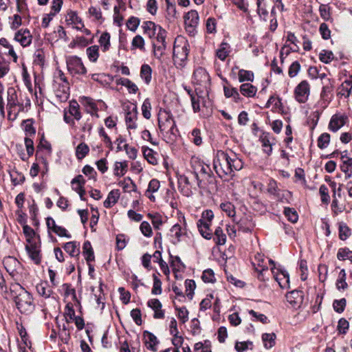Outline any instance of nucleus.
Here are the masks:
<instances>
[{"mask_svg": "<svg viewBox=\"0 0 352 352\" xmlns=\"http://www.w3.org/2000/svg\"><path fill=\"white\" fill-rule=\"evenodd\" d=\"M82 254L85 256V258L87 263L94 261L95 256L94 250L91 243L89 241H86L82 245Z\"/></svg>", "mask_w": 352, "mask_h": 352, "instance_id": "nucleus-30", "label": "nucleus"}, {"mask_svg": "<svg viewBox=\"0 0 352 352\" xmlns=\"http://www.w3.org/2000/svg\"><path fill=\"white\" fill-rule=\"evenodd\" d=\"M339 94L342 96H344L345 98L349 97L351 89H352V81L351 80H344L340 87Z\"/></svg>", "mask_w": 352, "mask_h": 352, "instance_id": "nucleus-49", "label": "nucleus"}, {"mask_svg": "<svg viewBox=\"0 0 352 352\" xmlns=\"http://www.w3.org/2000/svg\"><path fill=\"white\" fill-rule=\"evenodd\" d=\"M66 65L68 72L73 76L85 75L87 69L84 65L82 59L75 55L66 57Z\"/></svg>", "mask_w": 352, "mask_h": 352, "instance_id": "nucleus-5", "label": "nucleus"}, {"mask_svg": "<svg viewBox=\"0 0 352 352\" xmlns=\"http://www.w3.org/2000/svg\"><path fill=\"white\" fill-rule=\"evenodd\" d=\"M210 77L206 69L199 67L194 70L192 82L194 84L206 87L210 85Z\"/></svg>", "mask_w": 352, "mask_h": 352, "instance_id": "nucleus-12", "label": "nucleus"}, {"mask_svg": "<svg viewBox=\"0 0 352 352\" xmlns=\"http://www.w3.org/2000/svg\"><path fill=\"white\" fill-rule=\"evenodd\" d=\"M14 40L19 42L21 46L27 47L31 44L32 36L29 30L21 29L16 32Z\"/></svg>", "mask_w": 352, "mask_h": 352, "instance_id": "nucleus-19", "label": "nucleus"}, {"mask_svg": "<svg viewBox=\"0 0 352 352\" xmlns=\"http://www.w3.org/2000/svg\"><path fill=\"white\" fill-rule=\"evenodd\" d=\"M276 336L274 333H265L262 335V340L265 348L271 349L276 344Z\"/></svg>", "mask_w": 352, "mask_h": 352, "instance_id": "nucleus-36", "label": "nucleus"}, {"mask_svg": "<svg viewBox=\"0 0 352 352\" xmlns=\"http://www.w3.org/2000/svg\"><path fill=\"white\" fill-rule=\"evenodd\" d=\"M186 232L185 229H183L181 225L176 223L172 226L170 230V236L171 237V242L174 245L177 244L182 241V237L186 235Z\"/></svg>", "mask_w": 352, "mask_h": 352, "instance_id": "nucleus-20", "label": "nucleus"}, {"mask_svg": "<svg viewBox=\"0 0 352 352\" xmlns=\"http://www.w3.org/2000/svg\"><path fill=\"white\" fill-rule=\"evenodd\" d=\"M199 16L198 12L192 10L187 12L184 16V24L186 32L194 35L196 33V28L199 24Z\"/></svg>", "mask_w": 352, "mask_h": 352, "instance_id": "nucleus-9", "label": "nucleus"}, {"mask_svg": "<svg viewBox=\"0 0 352 352\" xmlns=\"http://www.w3.org/2000/svg\"><path fill=\"white\" fill-rule=\"evenodd\" d=\"M125 111V122L127 129H136L138 127V108L135 104H126L124 107Z\"/></svg>", "mask_w": 352, "mask_h": 352, "instance_id": "nucleus-8", "label": "nucleus"}, {"mask_svg": "<svg viewBox=\"0 0 352 352\" xmlns=\"http://www.w3.org/2000/svg\"><path fill=\"white\" fill-rule=\"evenodd\" d=\"M263 152L268 156L272 153V146L276 143V138L270 133H263L259 138Z\"/></svg>", "mask_w": 352, "mask_h": 352, "instance_id": "nucleus-14", "label": "nucleus"}, {"mask_svg": "<svg viewBox=\"0 0 352 352\" xmlns=\"http://www.w3.org/2000/svg\"><path fill=\"white\" fill-rule=\"evenodd\" d=\"M272 272L280 288L287 289L289 287V276L286 270L272 268Z\"/></svg>", "mask_w": 352, "mask_h": 352, "instance_id": "nucleus-13", "label": "nucleus"}, {"mask_svg": "<svg viewBox=\"0 0 352 352\" xmlns=\"http://www.w3.org/2000/svg\"><path fill=\"white\" fill-rule=\"evenodd\" d=\"M72 188L74 190L82 188L85 184V180L82 175H78L72 179L71 182Z\"/></svg>", "mask_w": 352, "mask_h": 352, "instance_id": "nucleus-61", "label": "nucleus"}, {"mask_svg": "<svg viewBox=\"0 0 352 352\" xmlns=\"http://www.w3.org/2000/svg\"><path fill=\"white\" fill-rule=\"evenodd\" d=\"M144 33L150 38H155L160 30H164L160 25L155 24L151 21H144L142 24Z\"/></svg>", "mask_w": 352, "mask_h": 352, "instance_id": "nucleus-18", "label": "nucleus"}, {"mask_svg": "<svg viewBox=\"0 0 352 352\" xmlns=\"http://www.w3.org/2000/svg\"><path fill=\"white\" fill-rule=\"evenodd\" d=\"M110 34L107 32H103L101 34L99 38V43L100 44L103 52L109 50L110 47Z\"/></svg>", "mask_w": 352, "mask_h": 352, "instance_id": "nucleus-47", "label": "nucleus"}, {"mask_svg": "<svg viewBox=\"0 0 352 352\" xmlns=\"http://www.w3.org/2000/svg\"><path fill=\"white\" fill-rule=\"evenodd\" d=\"M228 153L221 150H218L213 159V168L221 178L230 175L228 167Z\"/></svg>", "mask_w": 352, "mask_h": 352, "instance_id": "nucleus-4", "label": "nucleus"}, {"mask_svg": "<svg viewBox=\"0 0 352 352\" xmlns=\"http://www.w3.org/2000/svg\"><path fill=\"white\" fill-rule=\"evenodd\" d=\"M23 232L26 237L28 243L36 242L34 240V237L36 235L35 231L28 225H24L23 226Z\"/></svg>", "mask_w": 352, "mask_h": 352, "instance_id": "nucleus-56", "label": "nucleus"}, {"mask_svg": "<svg viewBox=\"0 0 352 352\" xmlns=\"http://www.w3.org/2000/svg\"><path fill=\"white\" fill-rule=\"evenodd\" d=\"M213 240L217 245H224L226 242V235L221 228L217 227L214 233Z\"/></svg>", "mask_w": 352, "mask_h": 352, "instance_id": "nucleus-38", "label": "nucleus"}, {"mask_svg": "<svg viewBox=\"0 0 352 352\" xmlns=\"http://www.w3.org/2000/svg\"><path fill=\"white\" fill-rule=\"evenodd\" d=\"M186 293L188 298L191 300L194 295V290L196 287L195 280L191 279H186L185 280Z\"/></svg>", "mask_w": 352, "mask_h": 352, "instance_id": "nucleus-59", "label": "nucleus"}, {"mask_svg": "<svg viewBox=\"0 0 352 352\" xmlns=\"http://www.w3.org/2000/svg\"><path fill=\"white\" fill-rule=\"evenodd\" d=\"M25 250L29 257L36 265H39L41 263L42 256L41 253V241L39 236H38L37 242L30 243L25 245Z\"/></svg>", "mask_w": 352, "mask_h": 352, "instance_id": "nucleus-11", "label": "nucleus"}, {"mask_svg": "<svg viewBox=\"0 0 352 352\" xmlns=\"http://www.w3.org/2000/svg\"><path fill=\"white\" fill-rule=\"evenodd\" d=\"M346 117L342 115H333L329 124V129L333 132H336L346 123Z\"/></svg>", "mask_w": 352, "mask_h": 352, "instance_id": "nucleus-23", "label": "nucleus"}, {"mask_svg": "<svg viewBox=\"0 0 352 352\" xmlns=\"http://www.w3.org/2000/svg\"><path fill=\"white\" fill-rule=\"evenodd\" d=\"M143 336L147 349L153 351H156V345L159 343L157 337L148 331H144Z\"/></svg>", "mask_w": 352, "mask_h": 352, "instance_id": "nucleus-25", "label": "nucleus"}, {"mask_svg": "<svg viewBox=\"0 0 352 352\" xmlns=\"http://www.w3.org/2000/svg\"><path fill=\"white\" fill-rule=\"evenodd\" d=\"M189 139L196 146H200L202 144L201 132L199 129L195 128L190 133Z\"/></svg>", "mask_w": 352, "mask_h": 352, "instance_id": "nucleus-40", "label": "nucleus"}, {"mask_svg": "<svg viewBox=\"0 0 352 352\" xmlns=\"http://www.w3.org/2000/svg\"><path fill=\"white\" fill-rule=\"evenodd\" d=\"M69 113L77 120H79L81 118V113L79 110V104L76 101H72L70 102Z\"/></svg>", "mask_w": 352, "mask_h": 352, "instance_id": "nucleus-57", "label": "nucleus"}, {"mask_svg": "<svg viewBox=\"0 0 352 352\" xmlns=\"http://www.w3.org/2000/svg\"><path fill=\"white\" fill-rule=\"evenodd\" d=\"M327 81L328 82L327 83L322 82L323 87L320 94V97L322 99H325V98L333 91V89L334 81L331 78H327Z\"/></svg>", "mask_w": 352, "mask_h": 352, "instance_id": "nucleus-48", "label": "nucleus"}, {"mask_svg": "<svg viewBox=\"0 0 352 352\" xmlns=\"http://www.w3.org/2000/svg\"><path fill=\"white\" fill-rule=\"evenodd\" d=\"M160 273L156 272V273H154L153 274V285L151 290V293L153 295H160L162 292V281L158 278V276H160Z\"/></svg>", "mask_w": 352, "mask_h": 352, "instance_id": "nucleus-39", "label": "nucleus"}, {"mask_svg": "<svg viewBox=\"0 0 352 352\" xmlns=\"http://www.w3.org/2000/svg\"><path fill=\"white\" fill-rule=\"evenodd\" d=\"M190 51V45L186 39L183 37L175 38L173 45V59L177 68L185 67Z\"/></svg>", "mask_w": 352, "mask_h": 352, "instance_id": "nucleus-1", "label": "nucleus"}, {"mask_svg": "<svg viewBox=\"0 0 352 352\" xmlns=\"http://www.w3.org/2000/svg\"><path fill=\"white\" fill-rule=\"evenodd\" d=\"M34 64L43 66L45 62V55L43 49H37L34 55Z\"/></svg>", "mask_w": 352, "mask_h": 352, "instance_id": "nucleus-45", "label": "nucleus"}, {"mask_svg": "<svg viewBox=\"0 0 352 352\" xmlns=\"http://www.w3.org/2000/svg\"><path fill=\"white\" fill-rule=\"evenodd\" d=\"M120 192L119 190H113L109 192L108 194L107 198L104 200L103 205L106 208H110L113 206H114L119 197H120Z\"/></svg>", "mask_w": 352, "mask_h": 352, "instance_id": "nucleus-28", "label": "nucleus"}, {"mask_svg": "<svg viewBox=\"0 0 352 352\" xmlns=\"http://www.w3.org/2000/svg\"><path fill=\"white\" fill-rule=\"evenodd\" d=\"M19 100L16 89L13 87H8L7 90V108L9 118L11 116L12 111L19 104Z\"/></svg>", "mask_w": 352, "mask_h": 352, "instance_id": "nucleus-15", "label": "nucleus"}, {"mask_svg": "<svg viewBox=\"0 0 352 352\" xmlns=\"http://www.w3.org/2000/svg\"><path fill=\"white\" fill-rule=\"evenodd\" d=\"M257 91V88L250 83H243L240 86L241 94L248 98L254 97Z\"/></svg>", "mask_w": 352, "mask_h": 352, "instance_id": "nucleus-29", "label": "nucleus"}, {"mask_svg": "<svg viewBox=\"0 0 352 352\" xmlns=\"http://www.w3.org/2000/svg\"><path fill=\"white\" fill-rule=\"evenodd\" d=\"M228 167L230 170V175L232 176V173L235 170H239L243 168V163L236 157L235 154H233L232 156L228 155Z\"/></svg>", "mask_w": 352, "mask_h": 352, "instance_id": "nucleus-24", "label": "nucleus"}, {"mask_svg": "<svg viewBox=\"0 0 352 352\" xmlns=\"http://www.w3.org/2000/svg\"><path fill=\"white\" fill-rule=\"evenodd\" d=\"M144 39L140 35H136L132 40L131 47L132 49H139L142 51H144Z\"/></svg>", "mask_w": 352, "mask_h": 352, "instance_id": "nucleus-60", "label": "nucleus"}, {"mask_svg": "<svg viewBox=\"0 0 352 352\" xmlns=\"http://www.w3.org/2000/svg\"><path fill=\"white\" fill-rule=\"evenodd\" d=\"M148 217L151 220V223L155 230H159L163 223L162 216L158 214H148Z\"/></svg>", "mask_w": 352, "mask_h": 352, "instance_id": "nucleus-62", "label": "nucleus"}, {"mask_svg": "<svg viewBox=\"0 0 352 352\" xmlns=\"http://www.w3.org/2000/svg\"><path fill=\"white\" fill-rule=\"evenodd\" d=\"M171 258H173V259L170 262V265L173 267L174 272H181L185 270V265L182 263L181 258L178 256H176L174 258L171 256Z\"/></svg>", "mask_w": 352, "mask_h": 352, "instance_id": "nucleus-51", "label": "nucleus"}, {"mask_svg": "<svg viewBox=\"0 0 352 352\" xmlns=\"http://www.w3.org/2000/svg\"><path fill=\"white\" fill-rule=\"evenodd\" d=\"M147 305L154 311V318L162 319L164 318V311L162 309V305L158 299L149 300L147 302Z\"/></svg>", "mask_w": 352, "mask_h": 352, "instance_id": "nucleus-21", "label": "nucleus"}, {"mask_svg": "<svg viewBox=\"0 0 352 352\" xmlns=\"http://www.w3.org/2000/svg\"><path fill=\"white\" fill-rule=\"evenodd\" d=\"M142 152L145 159L148 161V163L153 165H156L157 164V153L153 149L148 147L143 146Z\"/></svg>", "mask_w": 352, "mask_h": 352, "instance_id": "nucleus-31", "label": "nucleus"}, {"mask_svg": "<svg viewBox=\"0 0 352 352\" xmlns=\"http://www.w3.org/2000/svg\"><path fill=\"white\" fill-rule=\"evenodd\" d=\"M228 47L229 46L228 43H222L220 47L217 50L216 55L221 60H224L228 56Z\"/></svg>", "mask_w": 352, "mask_h": 352, "instance_id": "nucleus-64", "label": "nucleus"}, {"mask_svg": "<svg viewBox=\"0 0 352 352\" xmlns=\"http://www.w3.org/2000/svg\"><path fill=\"white\" fill-rule=\"evenodd\" d=\"M127 170V164L124 162H116L114 165V175L118 177L123 176Z\"/></svg>", "mask_w": 352, "mask_h": 352, "instance_id": "nucleus-50", "label": "nucleus"}, {"mask_svg": "<svg viewBox=\"0 0 352 352\" xmlns=\"http://www.w3.org/2000/svg\"><path fill=\"white\" fill-rule=\"evenodd\" d=\"M86 53L89 60L95 63L99 57V47L98 45H92L87 48Z\"/></svg>", "mask_w": 352, "mask_h": 352, "instance_id": "nucleus-43", "label": "nucleus"}, {"mask_svg": "<svg viewBox=\"0 0 352 352\" xmlns=\"http://www.w3.org/2000/svg\"><path fill=\"white\" fill-rule=\"evenodd\" d=\"M342 171L345 173V177L349 178L352 176V158L346 157L340 166Z\"/></svg>", "mask_w": 352, "mask_h": 352, "instance_id": "nucleus-41", "label": "nucleus"}, {"mask_svg": "<svg viewBox=\"0 0 352 352\" xmlns=\"http://www.w3.org/2000/svg\"><path fill=\"white\" fill-rule=\"evenodd\" d=\"M158 126L162 133H170L174 134L175 122L173 116L169 111H164L158 116Z\"/></svg>", "mask_w": 352, "mask_h": 352, "instance_id": "nucleus-7", "label": "nucleus"}, {"mask_svg": "<svg viewBox=\"0 0 352 352\" xmlns=\"http://www.w3.org/2000/svg\"><path fill=\"white\" fill-rule=\"evenodd\" d=\"M89 152V148L85 142L80 143L76 148V156L78 160H82Z\"/></svg>", "mask_w": 352, "mask_h": 352, "instance_id": "nucleus-42", "label": "nucleus"}, {"mask_svg": "<svg viewBox=\"0 0 352 352\" xmlns=\"http://www.w3.org/2000/svg\"><path fill=\"white\" fill-rule=\"evenodd\" d=\"M15 286L19 287V289L16 290L18 293L14 296L16 308L21 314H31L35 307L32 296L19 284H16Z\"/></svg>", "mask_w": 352, "mask_h": 352, "instance_id": "nucleus-2", "label": "nucleus"}, {"mask_svg": "<svg viewBox=\"0 0 352 352\" xmlns=\"http://www.w3.org/2000/svg\"><path fill=\"white\" fill-rule=\"evenodd\" d=\"M33 119H27L23 121L22 126H23L24 131L26 135H34L36 133V129L33 126Z\"/></svg>", "mask_w": 352, "mask_h": 352, "instance_id": "nucleus-46", "label": "nucleus"}, {"mask_svg": "<svg viewBox=\"0 0 352 352\" xmlns=\"http://www.w3.org/2000/svg\"><path fill=\"white\" fill-rule=\"evenodd\" d=\"M140 77L146 85L151 82L152 78V69L148 65L144 64L142 65L140 69Z\"/></svg>", "mask_w": 352, "mask_h": 352, "instance_id": "nucleus-34", "label": "nucleus"}, {"mask_svg": "<svg viewBox=\"0 0 352 352\" xmlns=\"http://www.w3.org/2000/svg\"><path fill=\"white\" fill-rule=\"evenodd\" d=\"M31 106V102L30 98L28 96L25 97V100L22 99L21 96H20V100H19V104H16L18 107V111L14 113L13 119H15L20 112H27Z\"/></svg>", "mask_w": 352, "mask_h": 352, "instance_id": "nucleus-32", "label": "nucleus"}, {"mask_svg": "<svg viewBox=\"0 0 352 352\" xmlns=\"http://www.w3.org/2000/svg\"><path fill=\"white\" fill-rule=\"evenodd\" d=\"M142 113L144 118L148 120L151 117V104L149 98H146L141 107Z\"/></svg>", "mask_w": 352, "mask_h": 352, "instance_id": "nucleus-58", "label": "nucleus"}, {"mask_svg": "<svg viewBox=\"0 0 352 352\" xmlns=\"http://www.w3.org/2000/svg\"><path fill=\"white\" fill-rule=\"evenodd\" d=\"M223 81L226 83L223 85V93L224 96L227 98H232L234 102H240L242 101V98L240 96L239 93L236 88L233 87L226 78H223Z\"/></svg>", "mask_w": 352, "mask_h": 352, "instance_id": "nucleus-17", "label": "nucleus"}, {"mask_svg": "<svg viewBox=\"0 0 352 352\" xmlns=\"http://www.w3.org/2000/svg\"><path fill=\"white\" fill-rule=\"evenodd\" d=\"M53 90L60 102H65L69 97V83L63 72L57 70L53 80Z\"/></svg>", "mask_w": 352, "mask_h": 352, "instance_id": "nucleus-3", "label": "nucleus"}, {"mask_svg": "<svg viewBox=\"0 0 352 352\" xmlns=\"http://www.w3.org/2000/svg\"><path fill=\"white\" fill-rule=\"evenodd\" d=\"M239 81L240 82L244 81H251L254 80V73L251 71L240 69L239 71Z\"/></svg>", "mask_w": 352, "mask_h": 352, "instance_id": "nucleus-55", "label": "nucleus"}, {"mask_svg": "<svg viewBox=\"0 0 352 352\" xmlns=\"http://www.w3.org/2000/svg\"><path fill=\"white\" fill-rule=\"evenodd\" d=\"M11 182L14 186L21 184L25 181V176L23 173L19 172L16 168H13L9 172Z\"/></svg>", "mask_w": 352, "mask_h": 352, "instance_id": "nucleus-35", "label": "nucleus"}, {"mask_svg": "<svg viewBox=\"0 0 352 352\" xmlns=\"http://www.w3.org/2000/svg\"><path fill=\"white\" fill-rule=\"evenodd\" d=\"M3 263L6 271L12 277L17 274V270L21 265L20 262L13 256H7L4 258Z\"/></svg>", "mask_w": 352, "mask_h": 352, "instance_id": "nucleus-16", "label": "nucleus"}, {"mask_svg": "<svg viewBox=\"0 0 352 352\" xmlns=\"http://www.w3.org/2000/svg\"><path fill=\"white\" fill-rule=\"evenodd\" d=\"M63 248L72 257L78 256L80 254V243L76 241L65 243Z\"/></svg>", "mask_w": 352, "mask_h": 352, "instance_id": "nucleus-27", "label": "nucleus"}, {"mask_svg": "<svg viewBox=\"0 0 352 352\" xmlns=\"http://www.w3.org/2000/svg\"><path fill=\"white\" fill-rule=\"evenodd\" d=\"M310 94V85L307 80L301 81L294 89L295 99L299 103H305L307 101Z\"/></svg>", "mask_w": 352, "mask_h": 352, "instance_id": "nucleus-10", "label": "nucleus"}, {"mask_svg": "<svg viewBox=\"0 0 352 352\" xmlns=\"http://www.w3.org/2000/svg\"><path fill=\"white\" fill-rule=\"evenodd\" d=\"M331 8L328 4H321L319 7V12L320 17L325 21L331 19Z\"/></svg>", "mask_w": 352, "mask_h": 352, "instance_id": "nucleus-54", "label": "nucleus"}, {"mask_svg": "<svg viewBox=\"0 0 352 352\" xmlns=\"http://www.w3.org/2000/svg\"><path fill=\"white\" fill-rule=\"evenodd\" d=\"M38 294L45 298H49L52 294L51 289L47 286V283H40L36 287Z\"/></svg>", "mask_w": 352, "mask_h": 352, "instance_id": "nucleus-52", "label": "nucleus"}, {"mask_svg": "<svg viewBox=\"0 0 352 352\" xmlns=\"http://www.w3.org/2000/svg\"><path fill=\"white\" fill-rule=\"evenodd\" d=\"M286 299L293 307L300 306L303 300V292L300 290H293L287 294Z\"/></svg>", "mask_w": 352, "mask_h": 352, "instance_id": "nucleus-22", "label": "nucleus"}, {"mask_svg": "<svg viewBox=\"0 0 352 352\" xmlns=\"http://www.w3.org/2000/svg\"><path fill=\"white\" fill-rule=\"evenodd\" d=\"M166 36L167 32L164 30H160L157 35L153 38L152 47L153 54L155 57L159 60L165 54L167 48Z\"/></svg>", "mask_w": 352, "mask_h": 352, "instance_id": "nucleus-6", "label": "nucleus"}, {"mask_svg": "<svg viewBox=\"0 0 352 352\" xmlns=\"http://www.w3.org/2000/svg\"><path fill=\"white\" fill-rule=\"evenodd\" d=\"M284 214L287 218L288 221L292 223H296L298 219V214L294 208L285 207L284 209Z\"/></svg>", "mask_w": 352, "mask_h": 352, "instance_id": "nucleus-53", "label": "nucleus"}, {"mask_svg": "<svg viewBox=\"0 0 352 352\" xmlns=\"http://www.w3.org/2000/svg\"><path fill=\"white\" fill-rule=\"evenodd\" d=\"M197 228L201 236L206 239H210L212 234L210 229V223L205 222L204 219H199L197 223Z\"/></svg>", "mask_w": 352, "mask_h": 352, "instance_id": "nucleus-26", "label": "nucleus"}, {"mask_svg": "<svg viewBox=\"0 0 352 352\" xmlns=\"http://www.w3.org/2000/svg\"><path fill=\"white\" fill-rule=\"evenodd\" d=\"M339 238L342 241H345L351 234L350 228L344 222L339 223Z\"/></svg>", "mask_w": 352, "mask_h": 352, "instance_id": "nucleus-44", "label": "nucleus"}, {"mask_svg": "<svg viewBox=\"0 0 352 352\" xmlns=\"http://www.w3.org/2000/svg\"><path fill=\"white\" fill-rule=\"evenodd\" d=\"M117 83L126 87L130 94H136L138 91V86L129 78H120Z\"/></svg>", "mask_w": 352, "mask_h": 352, "instance_id": "nucleus-37", "label": "nucleus"}, {"mask_svg": "<svg viewBox=\"0 0 352 352\" xmlns=\"http://www.w3.org/2000/svg\"><path fill=\"white\" fill-rule=\"evenodd\" d=\"M237 226L239 230L243 232H251L254 228V224L252 221L249 220L246 217L241 218L240 220L237 222Z\"/></svg>", "mask_w": 352, "mask_h": 352, "instance_id": "nucleus-33", "label": "nucleus"}, {"mask_svg": "<svg viewBox=\"0 0 352 352\" xmlns=\"http://www.w3.org/2000/svg\"><path fill=\"white\" fill-rule=\"evenodd\" d=\"M220 208L228 217H234L236 213L235 208L231 202L227 201L221 203Z\"/></svg>", "mask_w": 352, "mask_h": 352, "instance_id": "nucleus-63", "label": "nucleus"}]
</instances>
